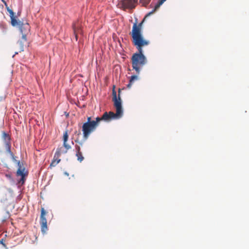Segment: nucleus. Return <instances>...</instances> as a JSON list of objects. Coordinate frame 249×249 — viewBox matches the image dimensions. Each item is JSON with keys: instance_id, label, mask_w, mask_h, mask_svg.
<instances>
[{"instance_id": "a878e982", "label": "nucleus", "mask_w": 249, "mask_h": 249, "mask_svg": "<svg viewBox=\"0 0 249 249\" xmlns=\"http://www.w3.org/2000/svg\"><path fill=\"white\" fill-rule=\"evenodd\" d=\"M6 177H10V176L6 175Z\"/></svg>"}, {"instance_id": "dca6fc26", "label": "nucleus", "mask_w": 249, "mask_h": 249, "mask_svg": "<svg viewBox=\"0 0 249 249\" xmlns=\"http://www.w3.org/2000/svg\"><path fill=\"white\" fill-rule=\"evenodd\" d=\"M150 1V0H140V2L142 3L143 5L146 6L149 3Z\"/></svg>"}, {"instance_id": "f257e3e1", "label": "nucleus", "mask_w": 249, "mask_h": 249, "mask_svg": "<svg viewBox=\"0 0 249 249\" xmlns=\"http://www.w3.org/2000/svg\"><path fill=\"white\" fill-rule=\"evenodd\" d=\"M145 18L139 23L137 21L133 23L131 32L130 33L132 38V43L138 51L131 57L132 66L137 74H139L140 70L147 62V59L143 54L142 47L149 45V41L144 39L142 32V26L145 21Z\"/></svg>"}, {"instance_id": "f3484780", "label": "nucleus", "mask_w": 249, "mask_h": 249, "mask_svg": "<svg viewBox=\"0 0 249 249\" xmlns=\"http://www.w3.org/2000/svg\"><path fill=\"white\" fill-rule=\"evenodd\" d=\"M75 150H76V153L78 152H81L80 145L76 144L75 146Z\"/></svg>"}, {"instance_id": "39448f33", "label": "nucleus", "mask_w": 249, "mask_h": 249, "mask_svg": "<svg viewBox=\"0 0 249 249\" xmlns=\"http://www.w3.org/2000/svg\"><path fill=\"white\" fill-rule=\"evenodd\" d=\"M138 0H118V6L124 10L133 9L135 7Z\"/></svg>"}, {"instance_id": "aec40b11", "label": "nucleus", "mask_w": 249, "mask_h": 249, "mask_svg": "<svg viewBox=\"0 0 249 249\" xmlns=\"http://www.w3.org/2000/svg\"><path fill=\"white\" fill-rule=\"evenodd\" d=\"M75 142L76 143H78L79 144V145H80H80H81V146H82V144H83V142H82L79 141L78 140H76L75 141Z\"/></svg>"}, {"instance_id": "5701e85b", "label": "nucleus", "mask_w": 249, "mask_h": 249, "mask_svg": "<svg viewBox=\"0 0 249 249\" xmlns=\"http://www.w3.org/2000/svg\"><path fill=\"white\" fill-rule=\"evenodd\" d=\"M18 43H19L20 45H21V41H18Z\"/></svg>"}, {"instance_id": "7ed1b4c3", "label": "nucleus", "mask_w": 249, "mask_h": 249, "mask_svg": "<svg viewBox=\"0 0 249 249\" xmlns=\"http://www.w3.org/2000/svg\"><path fill=\"white\" fill-rule=\"evenodd\" d=\"M98 124V121L95 119L92 121V122H86L83 124L82 131L85 139H87L90 134L96 129Z\"/></svg>"}, {"instance_id": "f03ea898", "label": "nucleus", "mask_w": 249, "mask_h": 249, "mask_svg": "<svg viewBox=\"0 0 249 249\" xmlns=\"http://www.w3.org/2000/svg\"><path fill=\"white\" fill-rule=\"evenodd\" d=\"M118 92V97L117 98L115 90L113 89L112 91V101L114 102V106L116 108V113L112 111H109L108 113L105 112L101 117H97L96 118V120L98 121V123L102 120L109 121L112 119L120 118L122 116L123 112L120 96V89Z\"/></svg>"}, {"instance_id": "9d476101", "label": "nucleus", "mask_w": 249, "mask_h": 249, "mask_svg": "<svg viewBox=\"0 0 249 249\" xmlns=\"http://www.w3.org/2000/svg\"><path fill=\"white\" fill-rule=\"evenodd\" d=\"M18 168L17 172V176H21L22 178H23L25 176V174L24 173L25 168L23 167H22L19 161H18Z\"/></svg>"}, {"instance_id": "20e7f679", "label": "nucleus", "mask_w": 249, "mask_h": 249, "mask_svg": "<svg viewBox=\"0 0 249 249\" xmlns=\"http://www.w3.org/2000/svg\"><path fill=\"white\" fill-rule=\"evenodd\" d=\"M69 138L68 131L66 130L64 132L63 137V145L59 146L56 151V156L58 155L60 156L62 154L67 153L68 151L71 148V145L68 144L67 142Z\"/></svg>"}, {"instance_id": "f8f14e48", "label": "nucleus", "mask_w": 249, "mask_h": 249, "mask_svg": "<svg viewBox=\"0 0 249 249\" xmlns=\"http://www.w3.org/2000/svg\"><path fill=\"white\" fill-rule=\"evenodd\" d=\"M166 1V0H159L157 4L155 6L154 9L150 12L148 13L144 17L145 19L150 16V15L154 13L160 7L161 5L162 4V3Z\"/></svg>"}, {"instance_id": "393cba45", "label": "nucleus", "mask_w": 249, "mask_h": 249, "mask_svg": "<svg viewBox=\"0 0 249 249\" xmlns=\"http://www.w3.org/2000/svg\"><path fill=\"white\" fill-rule=\"evenodd\" d=\"M6 177H10V176L6 175Z\"/></svg>"}, {"instance_id": "9b49d317", "label": "nucleus", "mask_w": 249, "mask_h": 249, "mask_svg": "<svg viewBox=\"0 0 249 249\" xmlns=\"http://www.w3.org/2000/svg\"><path fill=\"white\" fill-rule=\"evenodd\" d=\"M21 33H27L30 30V26L28 23H24L22 22V25L18 27Z\"/></svg>"}, {"instance_id": "0eeeda50", "label": "nucleus", "mask_w": 249, "mask_h": 249, "mask_svg": "<svg viewBox=\"0 0 249 249\" xmlns=\"http://www.w3.org/2000/svg\"><path fill=\"white\" fill-rule=\"evenodd\" d=\"M2 138L5 144V147L7 151L12 156L14 157V154L11 150V138L10 135L5 132H2Z\"/></svg>"}, {"instance_id": "1a4fd4ad", "label": "nucleus", "mask_w": 249, "mask_h": 249, "mask_svg": "<svg viewBox=\"0 0 249 249\" xmlns=\"http://www.w3.org/2000/svg\"><path fill=\"white\" fill-rule=\"evenodd\" d=\"M8 11L10 13V16L11 20V24L13 26H18V27L20 25H22V22L20 20H18L16 17L14 16V13L13 11L11 9H8Z\"/></svg>"}, {"instance_id": "4be33fe9", "label": "nucleus", "mask_w": 249, "mask_h": 249, "mask_svg": "<svg viewBox=\"0 0 249 249\" xmlns=\"http://www.w3.org/2000/svg\"><path fill=\"white\" fill-rule=\"evenodd\" d=\"M3 2L4 3V4H5V5L6 6V7H7V9H8H8H9L8 8V6H7V4L6 2L5 1H4V0H3Z\"/></svg>"}, {"instance_id": "ddd939ff", "label": "nucleus", "mask_w": 249, "mask_h": 249, "mask_svg": "<svg viewBox=\"0 0 249 249\" xmlns=\"http://www.w3.org/2000/svg\"><path fill=\"white\" fill-rule=\"evenodd\" d=\"M59 157L58 155L56 157V153H55L53 160L50 165L51 168L55 166L61 160L59 158Z\"/></svg>"}, {"instance_id": "a211bd4d", "label": "nucleus", "mask_w": 249, "mask_h": 249, "mask_svg": "<svg viewBox=\"0 0 249 249\" xmlns=\"http://www.w3.org/2000/svg\"><path fill=\"white\" fill-rule=\"evenodd\" d=\"M26 33H21L22 35V38L25 41L27 40Z\"/></svg>"}, {"instance_id": "2eb2a0df", "label": "nucleus", "mask_w": 249, "mask_h": 249, "mask_svg": "<svg viewBox=\"0 0 249 249\" xmlns=\"http://www.w3.org/2000/svg\"><path fill=\"white\" fill-rule=\"evenodd\" d=\"M76 156L77 158V160L80 162H82L84 159V158L81 152H78L76 153Z\"/></svg>"}, {"instance_id": "412c9836", "label": "nucleus", "mask_w": 249, "mask_h": 249, "mask_svg": "<svg viewBox=\"0 0 249 249\" xmlns=\"http://www.w3.org/2000/svg\"><path fill=\"white\" fill-rule=\"evenodd\" d=\"M87 122H92V120H91V117H89L88 118V119H87Z\"/></svg>"}, {"instance_id": "4468645a", "label": "nucleus", "mask_w": 249, "mask_h": 249, "mask_svg": "<svg viewBox=\"0 0 249 249\" xmlns=\"http://www.w3.org/2000/svg\"><path fill=\"white\" fill-rule=\"evenodd\" d=\"M138 79V76L137 75H132L130 80L129 83L127 85V88L130 89L131 86L134 83V81Z\"/></svg>"}, {"instance_id": "b1692460", "label": "nucleus", "mask_w": 249, "mask_h": 249, "mask_svg": "<svg viewBox=\"0 0 249 249\" xmlns=\"http://www.w3.org/2000/svg\"><path fill=\"white\" fill-rule=\"evenodd\" d=\"M6 177H10V176L6 175Z\"/></svg>"}, {"instance_id": "423d86ee", "label": "nucleus", "mask_w": 249, "mask_h": 249, "mask_svg": "<svg viewBox=\"0 0 249 249\" xmlns=\"http://www.w3.org/2000/svg\"><path fill=\"white\" fill-rule=\"evenodd\" d=\"M46 213L44 208H42L40 214V225L41 231L43 233H45L48 230L47 219L45 218Z\"/></svg>"}, {"instance_id": "6ab92c4d", "label": "nucleus", "mask_w": 249, "mask_h": 249, "mask_svg": "<svg viewBox=\"0 0 249 249\" xmlns=\"http://www.w3.org/2000/svg\"><path fill=\"white\" fill-rule=\"evenodd\" d=\"M5 240L4 239H2L0 240V244H2L4 247H6V245L4 243Z\"/></svg>"}, {"instance_id": "6e6552de", "label": "nucleus", "mask_w": 249, "mask_h": 249, "mask_svg": "<svg viewBox=\"0 0 249 249\" xmlns=\"http://www.w3.org/2000/svg\"><path fill=\"white\" fill-rule=\"evenodd\" d=\"M72 29L75 39L77 40L78 34H81L82 32L80 23L78 21L73 23L72 24Z\"/></svg>"}]
</instances>
